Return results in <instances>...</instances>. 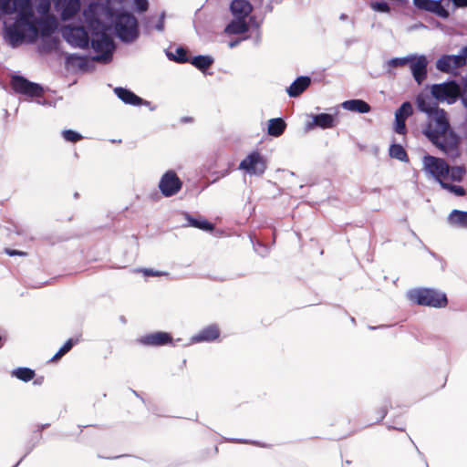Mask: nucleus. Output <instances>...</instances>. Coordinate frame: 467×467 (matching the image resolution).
I'll list each match as a JSON object with an SVG mask.
<instances>
[{
  "label": "nucleus",
  "instance_id": "obj_1",
  "mask_svg": "<svg viewBox=\"0 0 467 467\" xmlns=\"http://www.w3.org/2000/svg\"><path fill=\"white\" fill-rule=\"evenodd\" d=\"M85 24L90 30V36L83 26L66 25L61 28L64 40L73 47L86 49L89 47L96 55L93 60L107 64L112 60L116 49L113 38L107 33L106 22L112 17L108 3L91 2L82 11Z\"/></svg>",
  "mask_w": 467,
  "mask_h": 467
},
{
  "label": "nucleus",
  "instance_id": "obj_2",
  "mask_svg": "<svg viewBox=\"0 0 467 467\" xmlns=\"http://www.w3.org/2000/svg\"><path fill=\"white\" fill-rule=\"evenodd\" d=\"M0 13L15 15L3 21V38L13 48L23 43L34 44L39 37L51 36L57 28L55 17L36 16L31 0H0Z\"/></svg>",
  "mask_w": 467,
  "mask_h": 467
},
{
  "label": "nucleus",
  "instance_id": "obj_3",
  "mask_svg": "<svg viewBox=\"0 0 467 467\" xmlns=\"http://www.w3.org/2000/svg\"><path fill=\"white\" fill-rule=\"evenodd\" d=\"M418 109L427 115L423 134L431 143L451 160L460 155L458 138L451 130L447 114L430 97L419 94L416 99Z\"/></svg>",
  "mask_w": 467,
  "mask_h": 467
},
{
  "label": "nucleus",
  "instance_id": "obj_4",
  "mask_svg": "<svg viewBox=\"0 0 467 467\" xmlns=\"http://www.w3.org/2000/svg\"><path fill=\"white\" fill-rule=\"evenodd\" d=\"M422 170L427 175L440 182V184L444 183L445 181L459 182L462 180L463 175L465 174L464 167H450L443 159L431 155L423 156Z\"/></svg>",
  "mask_w": 467,
  "mask_h": 467
},
{
  "label": "nucleus",
  "instance_id": "obj_5",
  "mask_svg": "<svg viewBox=\"0 0 467 467\" xmlns=\"http://www.w3.org/2000/svg\"><path fill=\"white\" fill-rule=\"evenodd\" d=\"M110 9L112 12V17L105 23L107 29L109 28V24L112 23L116 36L119 40L126 44L135 42L140 36L137 18L130 12L118 11L114 13L111 7Z\"/></svg>",
  "mask_w": 467,
  "mask_h": 467
},
{
  "label": "nucleus",
  "instance_id": "obj_6",
  "mask_svg": "<svg viewBox=\"0 0 467 467\" xmlns=\"http://www.w3.org/2000/svg\"><path fill=\"white\" fill-rule=\"evenodd\" d=\"M230 10L234 16L233 20L226 26L225 32L230 35H239L249 30L247 17L253 11V5L247 0H233Z\"/></svg>",
  "mask_w": 467,
  "mask_h": 467
},
{
  "label": "nucleus",
  "instance_id": "obj_7",
  "mask_svg": "<svg viewBox=\"0 0 467 467\" xmlns=\"http://www.w3.org/2000/svg\"><path fill=\"white\" fill-rule=\"evenodd\" d=\"M407 297L418 306L442 308L448 304L445 293L434 288L419 287L408 291Z\"/></svg>",
  "mask_w": 467,
  "mask_h": 467
},
{
  "label": "nucleus",
  "instance_id": "obj_8",
  "mask_svg": "<svg viewBox=\"0 0 467 467\" xmlns=\"http://www.w3.org/2000/svg\"><path fill=\"white\" fill-rule=\"evenodd\" d=\"M431 94L437 101L453 104L460 96V86L455 81L433 84Z\"/></svg>",
  "mask_w": 467,
  "mask_h": 467
},
{
  "label": "nucleus",
  "instance_id": "obj_9",
  "mask_svg": "<svg viewBox=\"0 0 467 467\" xmlns=\"http://www.w3.org/2000/svg\"><path fill=\"white\" fill-rule=\"evenodd\" d=\"M11 86L16 94L28 98H40L45 92V89L41 85L31 82L19 75L12 76Z\"/></svg>",
  "mask_w": 467,
  "mask_h": 467
},
{
  "label": "nucleus",
  "instance_id": "obj_10",
  "mask_svg": "<svg viewBox=\"0 0 467 467\" xmlns=\"http://www.w3.org/2000/svg\"><path fill=\"white\" fill-rule=\"evenodd\" d=\"M239 169L249 175L261 176L266 170V161L258 151H254L240 162Z\"/></svg>",
  "mask_w": 467,
  "mask_h": 467
},
{
  "label": "nucleus",
  "instance_id": "obj_11",
  "mask_svg": "<svg viewBox=\"0 0 467 467\" xmlns=\"http://www.w3.org/2000/svg\"><path fill=\"white\" fill-rule=\"evenodd\" d=\"M467 46L462 47L459 55H443L436 62L438 70L449 73L453 69L459 68L466 64Z\"/></svg>",
  "mask_w": 467,
  "mask_h": 467
},
{
  "label": "nucleus",
  "instance_id": "obj_12",
  "mask_svg": "<svg viewBox=\"0 0 467 467\" xmlns=\"http://www.w3.org/2000/svg\"><path fill=\"white\" fill-rule=\"evenodd\" d=\"M158 187L162 195L171 197L181 191L182 182L174 171L169 170L161 177Z\"/></svg>",
  "mask_w": 467,
  "mask_h": 467
},
{
  "label": "nucleus",
  "instance_id": "obj_13",
  "mask_svg": "<svg viewBox=\"0 0 467 467\" xmlns=\"http://www.w3.org/2000/svg\"><path fill=\"white\" fill-rule=\"evenodd\" d=\"M413 60L410 61V67L415 81L420 85L427 77L428 61L425 56L412 55Z\"/></svg>",
  "mask_w": 467,
  "mask_h": 467
},
{
  "label": "nucleus",
  "instance_id": "obj_14",
  "mask_svg": "<svg viewBox=\"0 0 467 467\" xmlns=\"http://www.w3.org/2000/svg\"><path fill=\"white\" fill-rule=\"evenodd\" d=\"M413 113V108L410 102L406 101L395 112V131L398 134L406 133L405 120Z\"/></svg>",
  "mask_w": 467,
  "mask_h": 467
},
{
  "label": "nucleus",
  "instance_id": "obj_15",
  "mask_svg": "<svg viewBox=\"0 0 467 467\" xmlns=\"http://www.w3.org/2000/svg\"><path fill=\"white\" fill-rule=\"evenodd\" d=\"M413 4L417 8L430 11L440 17L449 16V12L442 6L441 0H413Z\"/></svg>",
  "mask_w": 467,
  "mask_h": 467
},
{
  "label": "nucleus",
  "instance_id": "obj_16",
  "mask_svg": "<svg viewBox=\"0 0 467 467\" xmlns=\"http://www.w3.org/2000/svg\"><path fill=\"white\" fill-rule=\"evenodd\" d=\"M140 342L144 346H165L172 342V337L168 332L157 331L141 337Z\"/></svg>",
  "mask_w": 467,
  "mask_h": 467
},
{
  "label": "nucleus",
  "instance_id": "obj_17",
  "mask_svg": "<svg viewBox=\"0 0 467 467\" xmlns=\"http://www.w3.org/2000/svg\"><path fill=\"white\" fill-rule=\"evenodd\" d=\"M182 214L187 221L186 223L182 224V227L191 226L207 233H213L215 230V225L202 216H192L186 212L182 213Z\"/></svg>",
  "mask_w": 467,
  "mask_h": 467
},
{
  "label": "nucleus",
  "instance_id": "obj_18",
  "mask_svg": "<svg viewBox=\"0 0 467 467\" xmlns=\"http://www.w3.org/2000/svg\"><path fill=\"white\" fill-rule=\"evenodd\" d=\"M114 93L116 96L123 101L125 104L133 105V106H139V105H144L150 107V103L147 100L142 99L139 96H137L135 93H133L131 90L124 88H115Z\"/></svg>",
  "mask_w": 467,
  "mask_h": 467
},
{
  "label": "nucleus",
  "instance_id": "obj_19",
  "mask_svg": "<svg viewBox=\"0 0 467 467\" xmlns=\"http://www.w3.org/2000/svg\"><path fill=\"white\" fill-rule=\"evenodd\" d=\"M220 337V329L217 325H210L192 336L191 341L192 343L212 342Z\"/></svg>",
  "mask_w": 467,
  "mask_h": 467
},
{
  "label": "nucleus",
  "instance_id": "obj_20",
  "mask_svg": "<svg viewBox=\"0 0 467 467\" xmlns=\"http://www.w3.org/2000/svg\"><path fill=\"white\" fill-rule=\"evenodd\" d=\"M311 84V78L307 76H300L286 88L289 97L296 98L301 95Z\"/></svg>",
  "mask_w": 467,
  "mask_h": 467
},
{
  "label": "nucleus",
  "instance_id": "obj_21",
  "mask_svg": "<svg viewBox=\"0 0 467 467\" xmlns=\"http://www.w3.org/2000/svg\"><path fill=\"white\" fill-rule=\"evenodd\" d=\"M335 126V119L332 115L327 113H320L313 116V121L307 123V130H312L315 127L321 129H329Z\"/></svg>",
  "mask_w": 467,
  "mask_h": 467
},
{
  "label": "nucleus",
  "instance_id": "obj_22",
  "mask_svg": "<svg viewBox=\"0 0 467 467\" xmlns=\"http://www.w3.org/2000/svg\"><path fill=\"white\" fill-rule=\"evenodd\" d=\"M81 8L80 0H65L61 8V19L67 21L73 18Z\"/></svg>",
  "mask_w": 467,
  "mask_h": 467
},
{
  "label": "nucleus",
  "instance_id": "obj_23",
  "mask_svg": "<svg viewBox=\"0 0 467 467\" xmlns=\"http://www.w3.org/2000/svg\"><path fill=\"white\" fill-rule=\"evenodd\" d=\"M341 107L346 110L358 113H368L371 109L366 101L358 99L346 100L341 104Z\"/></svg>",
  "mask_w": 467,
  "mask_h": 467
},
{
  "label": "nucleus",
  "instance_id": "obj_24",
  "mask_svg": "<svg viewBox=\"0 0 467 467\" xmlns=\"http://www.w3.org/2000/svg\"><path fill=\"white\" fill-rule=\"evenodd\" d=\"M448 223L456 228H467V212L453 210L447 218Z\"/></svg>",
  "mask_w": 467,
  "mask_h": 467
},
{
  "label": "nucleus",
  "instance_id": "obj_25",
  "mask_svg": "<svg viewBox=\"0 0 467 467\" xmlns=\"http://www.w3.org/2000/svg\"><path fill=\"white\" fill-rule=\"evenodd\" d=\"M285 127H286V124L283 119H281V118L271 119L268 121L267 132L270 136L279 137L284 133Z\"/></svg>",
  "mask_w": 467,
  "mask_h": 467
},
{
  "label": "nucleus",
  "instance_id": "obj_26",
  "mask_svg": "<svg viewBox=\"0 0 467 467\" xmlns=\"http://www.w3.org/2000/svg\"><path fill=\"white\" fill-rule=\"evenodd\" d=\"M11 375L23 382H28L35 379L36 372L30 368L19 367L13 369Z\"/></svg>",
  "mask_w": 467,
  "mask_h": 467
},
{
  "label": "nucleus",
  "instance_id": "obj_27",
  "mask_svg": "<svg viewBox=\"0 0 467 467\" xmlns=\"http://www.w3.org/2000/svg\"><path fill=\"white\" fill-rule=\"evenodd\" d=\"M79 341L78 338H69L65 344L57 350V352L50 358L51 362H56L59 360L64 355L68 353L72 348L78 344Z\"/></svg>",
  "mask_w": 467,
  "mask_h": 467
},
{
  "label": "nucleus",
  "instance_id": "obj_28",
  "mask_svg": "<svg viewBox=\"0 0 467 467\" xmlns=\"http://www.w3.org/2000/svg\"><path fill=\"white\" fill-rule=\"evenodd\" d=\"M389 156L393 159H396L400 161L408 162L409 157L404 150V148L400 144L393 143L389 147Z\"/></svg>",
  "mask_w": 467,
  "mask_h": 467
},
{
  "label": "nucleus",
  "instance_id": "obj_29",
  "mask_svg": "<svg viewBox=\"0 0 467 467\" xmlns=\"http://www.w3.org/2000/svg\"><path fill=\"white\" fill-rule=\"evenodd\" d=\"M413 56H407L404 57H394L385 62L384 68L388 71V73H390V69L392 67H403L407 64H409L410 61L413 60Z\"/></svg>",
  "mask_w": 467,
  "mask_h": 467
},
{
  "label": "nucleus",
  "instance_id": "obj_30",
  "mask_svg": "<svg viewBox=\"0 0 467 467\" xmlns=\"http://www.w3.org/2000/svg\"><path fill=\"white\" fill-rule=\"evenodd\" d=\"M191 63L198 69L204 71L213 63V58L210 56L200 55V56L194 57L192 59Z\"/></svg>",
  "mask_w": 467,
  "mask_h": 467
},
{
  "label": "nucleus",
  "instance_id": "obj_31",
  "mask_svg": "<svg viewBox=\"0 0 467 467\" xmlns=\"http://www.w3.org/2000/svg\"><path fill=\"white\" fill-rule=\"evenodd\" d=\"M166 55L170 60L176 61L179 63H185V62L189 61L188 57H187V52L182 47L176 48L175 54H173L172 52L167 51Z\"/></svg>",
  "mask_w": 467,
  "mask_h": 467
},
{
  "label": "nucleus",
  "instance_id": "obj_32",
  "mask_svg": "<svg viewBox=\"0 0 467 467\" xmlns=\"http://www.w3.org/2000/svg\"><path fill=\"white\" fill-rule=\"evenodd\" d=\"M250 240L253 244L254 252L262 257H265L269 254V247L262 243L260 240H254L253 236L250 235Z\"/></svg>",
  "mask_w": 467,
  "mask_h": 467
},
{
  "label": "nucleus",
  "instance_id": "obj_33",
  "mask_svg": "<svg viewBox=\"0 0 467 467\" xmlns=\"http://www.w3.org/2000/svg\"><path fill=\"white\" fill-rule=\"evenodd\" d=\"M451 181H445L444 183H441V187L443 189L448 190L450 192L453 193L456 196H462L465 194V190L463 187L456 184H452Z\"/></svg>",
  "mask_w": 467,
  "mask_h": 467
},
{
  "label": "nucleus",
  "instance_id": "obj_34",
  "mask_svg": "<svg viewBox=\"0 0 467 467\" xmlns=\"http://www.w3.org/2000/svg\"><path fill=\"white\" fill-rule=\"evenodd\" d=\"M61 135L66 141L73 143L82 140L83 138L80 133L73 130H65L62 131Z\"/></svg>",
  "mask_w": 467,
  "mask_h": 467
},
{
  "label": "nucleus",
  "instance_id": "obj_35",
  "mask_svg": "<svg viewBox=\"0 0 467 467\" xmlns=\"http://www.w3.org/2000/svg\"><path fill=\"white\" fill-rule=\"evenodd\" d=\"M134 9L138 13H144L149 8L148 0H133Z\"/></svg>",
  "mask_w": 467,
  "mask_h": 467
},
{
  "label": "nucleus",
  "instance_id": "obj_36",
  "mask_svg": "<svg viewBox=\"0 0 467 467\" xmlns=\"http://www.w3.org/2000/svg\"><path fill=\"white\" fill-rule=\"evenodd\" d=\"M370 5L373 10L378 11V12L387 13L389 11V6L388 3L384 2V1L372 2L370 4Z\"/></svg>",
  "mask_w": 467,
  "mask_h": 467
},
{
  "label": "nucleus",
  "instance_id": "obj_37",
  "mask_svg": "<svg viewBox=\"0 0 467 467\" xmlns=\"http://www.w3.org/2000/svg\"><path fill=\"white\" fill-rule=\"evenodd\" d=\"M462 102L467 108V78L463 79L462 88H460V96Z\"/></svg>",
  "mask_w": 467,
  "mask_h": 467
},
{
  "label": "nucleus",
  "instance_id": "obj_38",
  "mask_svg": "<svg viewBox=\"0 0 467 467\" xmlns=\"http://www.w3.org/2000/svg\"><path fill=\"white\" fill-rule=\"evenodd\" d=\"M140 272L143 273L145 276H161L167 275L164 272L156 271L151 268H142L139 270Z\"/></svg>",
  "mask_w": 467,
  "mask_h": 467
},
{
  "label": "nucleus",
  "instance_id": "obj_39",
  "mask_svg": "<svg viewBox=\"0 0 467 467\" xmlns=\"http://www.w3.org/2000/svg\"><path fill=\"white\" fill-rule=\"evenodd\" d=\"M165 12H162L161 15H160V17H159V20L158 22L154 25L153 28L155 30H157L158 32H163L164 31V28H165Z\"/></svg>",
  "mask_w": 467,
  "mask_h": 467
},
{
  "label": "nucleus",
  "instance_id": "obj_40",
  "mask_svg": "<svg viewBox=\"0 0 467 467\" xmlns=\"http://www.w3.org/2000/svg\"><path fill=\"white\" fill-rule=\"evenodd\" d=\"M50 10V2L49 0H43L39 3L37 6V11L43 15H46Z\"/></svg>",
  "mask_w": 467,
  "mask_h": 467
},
{
  "label": "nucleus",
  "instance_id": "obj_41",
  "mask_svg": "<svg viewBox=\"0 0 467 467\" xmlns=\"http://www.w3.org/2000/svg\"><path fill=\"white\" fill-rule=\"evenodd\" d=\"M4 252L5 254H7L9 256H16V255L26 256L27 255L26 252L16 250V249H12V248H5Z\"/></svg>",
  "mask_w": 467,
  "mask_h": 467
},
{
  "label": "nucleus",
  "instance_id": "obj_42",
  "mask_svg": "<svg viewBox=\"0 0 467 467\" xmlns=\"http://www.w3.org/2000/svg\"><path fill=\"white\" fill-rule=\"evenodd\" d=\"M35 446H36L35 443L28 445L26 447V453L21 457V459L13 467H18V465L21 463V462L33 451Z\"/></svg>",
  "mask_w": 467,
  "mask_h": 467
},
{
  "label": "nucleus",
  "instance_id": "obj_43",
  "mask_svg": "<svg viewBox=\"0 0 467 467\" xmlns=\"http://www.w3.org/2000/svg\"><path fill=\"white\" fill-rule=\"evenodd\" d=\"M387 412H388V410H387L386 406L382 407L378 412L379 416L377 418V420L379 421V420H383L385 418V416L387 415Z\"/></svg>",
  "mask_w": 467,
  "mask_h": 467
},
{
  "label": "nucleus",
  "instance_id": "obj_44",
  "mask_svg": "<svg viewBox=\"0 0 467 467\" xmlns=\"http://www.w3.org/2000/svg\"><path fill=\"white\" fill-rule=\"evenodd\" d=\"M228 441H231L234 442H238V443H244V444H250V443L255 444L256 443L255 441H252L244 440V439H228Z\"/></svg>",
  "mask_w": 467,
  "mask_h": 467
},
{
  "label": "nucleus",
  "instance_id": "obj_45",
  "mask_svg": "<svg viewBox=\"0 0 467 467\" xmlns=\"http://www.w3.org/2000/svg\"><path fill=\"white\" fill-rule=\"evenodd\" d=\"M452 2L458 7L467 6V0H452Z\"/></svg>",
  "mask_w": 467,
  "mask_h": 467
},
{
  "label": "nucleus",
  "instance_id": "obj_46",
  "mask_svg": "<svg viewBox=\"0 0 467 467\" xmlns=\"http://www.w3.org/2000/svg\"><path fill=\"white\" fill-rule=\"evenodd\" d=\"M44 382V377L40 376L34 379L33 384L36 386H40Z\"/></svg>",
  "mask_w": 467,
  "mask_h": 467
},
{
  "label": "nucleus",
  "instance_id": "obj_47",
  "mask_svg": "<svg viewBox=\"0 0 467 467\" xmlns=\"http://www.w3.org/2000/svg\"><path fill=\"white\" fill-rule=\"evenodd\" d=\"M241 40L242 39H236V40L229 42V44H228L229 47L234 48V47H237L240 44Z\"/></svg>",
  "mask_w": 467,
  "mask_h": 467
},
{
  "label": "nucleus",
  "instance_id": "obj_48",
  "mask_svg": "<svg viewBox=\"0 0 467 467\" xmlns=\"http://www.w3.org/2000/svg\"><path fill=\"white\" fill-rule=\"evenodd\" d=\"M145 31L150 34L151 32V26L150 25V21L145 25Z\"/></svg>",
  "mask_w": 467,
  "mask_h": 467
},
{
  "label": "nucleus",
  "instance_id": "obj_49",
  "mask_svg": "<svg viewBox=\"0 0 467 467\" xmlns=\"http://www.w3.org/2000/svg\"><path fill=\"white\" fill-rule=\"evenodd\" d=\"M48 426H49V424H48V423L39 425V426H38V431H41L42 430H44V429L47 428Z\"/></svg>",
  "mask_w": 467,
  "mask_h": 467
},
{
  "label": "nucleus",
  "instance_id": "obj_50",
  "mask_svg": "<svg viewBox=\"0 0 467 467\" xmlns=\"http://www.w3.org/2000/svg\"><path fill=\"white\" fill-rule=\"evenodd\" d=\"M132 393H133L136 397L140 398V399L142 400V402H144L143 398H141V397L140 396V394H139L136 390H132Z\"/></svg>",
  "mask_w": 467,
  "mask_h": 467
},
{
  "label": "nucleus",
  "instance_id": "obj_51",
  "mask_svg": "<svg viewBox=\"0 0 467 467\" xmlns=\"http://www.w3.org/2000/svg\"><path fill=\"white\" fill-rule=\"evenodd\" d=\"M4 343H5V339H4V337L0 335V348H3Z\"/></svg>",
  "mask_w": 467,
  "mask_h": 467
},
{
  "label": "nucleus",
  "instance_id": "obj_52",
  "mask_svg": "<svg viewBox=\"0 0 467 467\" xmlns=\"http://www.w3.org/2000/svg\"><path fill=\"white\" fill-rule=\"evenodd\" d=\"M16 233L19 235L23 234V232L21 230H18L16 227Z\"/></svg>",
  "mask_w": 467,
  "mask_h": 467
},
{
  "label": "nucleus",
  "instance_id": "obj_53",
  "mask_svg": "<svg viewBox=\"0 0 467 467\" xmlns=\"http://www.w3.org/2000/svg\"><path fill=\"white\" fill-rule=\"evenodd\" d=\"M411 234H412V235H413L415 238L419 239V238H418V236H417V234H416L414 232H411Z\"/></svg>",
  "mask_w": 467,
  "mask_h": 467
},
{
  "label": "nucleus",
  "instance_id": "obj_54",
  "mask_svg": "<svg viewBox=\"0 0 467 467\" xmlns=\"http://www.w3.org/2000/svg\"><path fill=\"white\" fill-rule=\"evenodd\" d=\"M416 449H417L419 454L423 457V454L421 453V451H420V450L417 447H416Z\"/></svg>",
  "mask_w": 467,
  "mask_h": 467
},
{
  "label": "nucleus",
  "instance_id": "obj_55",
  "mask_svg": "<svg viewBox=\"0 0 467 467\" xmlns=\"http://www.w3.org/2000/svg\"><path fill=\"white\" fill-rule=\"evenodd\" d=\"M368 328H369V329H371V330H374V329H376L377 327H368Z\"/></svg>",
  "mask_w": 467,
  "mask_h": 467
},
{
  "label": "nucleus",
  "instance_id": "obj_56",
  "mask_svg": "<svg viewBox=\"0 0 467 467\" xmlns=\"http://www.w3.org/2000/svg\"><path fill=\"white\" fill-rule=\"evenodd\" d=\"M393 428L398 430V431H403V429H401V428H398V427H393Z\"/></svg>",
  "mask_w": 467,
  "mask_h": 467
},
{
  "label": "nucleus",
  "instance_id": "obj_57",
  "mask_svg": "<svg viewBox=\"0 0 467 467\" xmlns=\"http://www.w3.org/2000/svg\"><path fill=\"white\" fill-rule=\"evenodd\" d=\"M256 41L259 42L260 41V35L258 34L257 37H256Z\"/></svg>",
  "mask_w": 467,
  "mask_h": 467
},
{
  "label": "nucleus",
  "instance_id": "obj_58",
  "mask_svg": "<svg viewBox=\"0 0 467 467\" xmlns=\"http://www.w3.org/2000/svg\"><path fill=\"white\" fill-rule=\"evenodd\" d=\"M155 109H156V107H155V106H153V107H150V110H155Z\"/></svg>",
  "mask_w": 467,
  "mask_h": 467
},
{
  "label": "nucleus",
  "instance_id": "obj_59",
  "mask_svg": "<svg viewBox=\"0 0 467 467\" xmlns=\"http://www.w3.org/2000/svg\"><path fill=\"white\" fill-rule=\"evenodd\" d=\"M351 322L355 323V318L354 317H351Z\"/></svg>",
  "mask_w": 467,
  "mask_h": 467
},
{
  "label": "nucleus",
  "instance_id": "obj_60",
  "mask_svg": "<svg viewBox=\"0 0 467 467\" xmlns=\"http://www.w3.org/2000/svg\"><path fill=\"white\" fill-rule=\"evenodd\" d=\"M86 426H81V425H78V428H80L82 430V428H85Z\"/></svg>",
  "mask_w": 467,
  "mask_h": 467
}]
</instances>
